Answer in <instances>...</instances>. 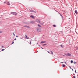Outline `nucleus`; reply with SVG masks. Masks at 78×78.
<instances>
[{
    "label": "nucleus",
    "mask_w": 78,
    "mask_h": 78,
    "mask_svg": "<svg viewBox=\"0 0 78 78\" xmlns=\"http://www.w3.org/2000/svg\"><path fill=\"white\" fill-rule=\"evenodd\" d=\"M66 56H71V54L70 53H67V54H65Z\"/></svg>",
    "instance_id": "nucleus-1"
},
{
    "label": "nucleus",
    "mask_w": 78,
    "mask_h": 78,
    "mask_svg": "<svg viewBox=\"0 0 78 78\" xmlns=\"http://www.w3.org/2000/svg\"><path fill=\"white\" fill-rule=\"evenodd\" d=\"M37 31L38 32H41V28L38 29L37 30Z\"/></svg>",
    "instance_id": "nucleus-2"
},
{
    "label": "nucleus",
    "mask_w": 78,
    "mask_h": 78,
    "mask_svg": "<svg viewBox=\"0 0 78 78\" xmlns=\"http://www.w3.org/2000/svg\"><path fill=\"white\" fill-rule=\"evenodd\" d=\"M11 14H13V15H17V13L15 12H12Z\"/></svg>",
    "instance_id": "nucleus-3"
},
{
    "label": "nucleus",
    "mask_w": 78,
    "mask_h": 78,
    "mask_svg": "<svg viewBox=\"0 0 78 78\" xmlns=\"http://www.w3.org/2000/svg\"><path fill=\"white\" fill-rule=\"evenodd\" d=\"M36 21L37 22H39V23H40V21L39 19H37L36 20Z\"/></svg>",
    "instance_id": "nucleus-4"
},
{
    "label": "nucleus",
    "mask_w": 78,
    "mask_h": 78,
    "mask_svg": "<svg viewBox=\"0 0 78 78\" xmlns=\"http://www.w3.org/2000/svg\"><path fill=\"white\" fill-rule=\"evenodd\" d=\"M24 27H27V28H30V27L29 26L25 25L24 26Z\"/></svg>",
    "instance_id": "nucleus-5"
},
{
    "label": "nucleus",
    "mask_w": 78,
    "mask_h": 78,
    "mask_svg": "<svg viewBox=\"0 0 78 78\" xmlns=\"http://www.w3.org/2000/svg\"><path fill=\"white\" fill-rule=\"evenodd\" d=\"M30 12H35V13H36V12L34 11L33 10H30Z\"/></svg>",
    "instance_id": "nucleus-6"
},
{
    "label": "nucleus",
    "mask_w": 78,
    "mask_h": 78,
    "mask_svg": "<svg viewBox=\"0 0 78 78\" xmlns=\"http://www.w3.org/2000/svg\"><path fill=\"white\" fill-rule=\"evenodd\" d=\"M41 44H43V43H46V41H41Z\"/></svg>",
    "instance_id": "nucleus-7"
},
{
    "label": "nucleus",
    "mask_w": 78,
    "mask_h": 78,
    "mask_svg": "<svg viewBox=\"0 0 78 78\" xmlns=\"http://www.w3.org/2000/svg\"><path fill=\"white\" fill-rule=\"evenodd\" d=\"M30 17H32L33 19H34V17L33 16V15H31L30 16Z\"/></svg>",
    "instance_id": "nucleus-8"
},
{
    "label": "nucleus",
    "mask_w": 78,
    "mask_h": 78,
    "mask_svg": "<svg viewBox=\"0 0 78 78\" xmlns=\"http://www.w3.org/2000/svg\"><path fill=\"white\" fill-rule=\"evenodd\" d=\"M59 14H60V16L62 18V19H63V16H62V15L61 14V13H59Z\"/></svg>",
    "instance_id": "nucleus-9"
},
{
    "label": "nucleus",
    "mask_w": 78,
    "mask_h": 78,
    "mask_svg": "<svg viewBox=\"0 0 78 78\" xmlns=\"http://www.w3.org/2000/svg\"><path fill=\"white\" fill-rule=\"evenodd\" d=\"M7 5H9H9H10V4L8 2V3H7Z\"/></svg>",
    "instance_id": "nucleus-10"
},
{
    "label": "nucleus",
    "mask_w": 78,
    "mask_h": 78,
    "mask_svg": "<svg viewBox=\"0 0 78 78\" xmlns=\"http://www.w3.org/2000/svg\"><path fill=\"white\" fill-rule=\"evenodd\" d=\"M75 13H76V14H77V10H76L75 11Z\"/></svg>",
    "instance_id": "nucleus-11"
},
{
    "label": "nucleus",
    "mask_w": 78,
    "mask_h": 78,
    "mask_svg": "<svg viewBox=\"0 0 78 78\" xmlns=\"http://www.w3.org/2000/svg\"><path fill=\"white\" fill-rule=\"evenodd\" d=\"M47 44H43L42 46H45V45H46Z\"/></svg>",
    "instance_id": "nucleus-12"
},
{
    "label": "nucleus",
    "mask_w": 78,
    "mask_h": 78,
    "mask_svg": "<svg viewBox=\"0 0 78 78\" xmlns=\"http://www.w3.org/2000/svg\"><path fill=\"white\" fill-rule=\"evenodd\" d=\"M65 66H66L65 65H64V64H63L62 65V67H65Z\"/></svg>",
    "instance_id": "nucleus-13"
},
{
    "label": "nucleus",
    "mask_w": 78,
    "mask_h": 78,
    "mask_svg": "<svg viewBox=\"0 0 78 78\" xmlns=\"http://www.w3.org/2000/svg\"><path fill=\"white\" fill-rule=\"evenodd\" d=\"M50 52H51V54H52V55H53V52L52 51H51Z\"/></svg>",
    "instance_id": "nucleus-14"
},
{
    "label": "nucleus",
    "mask_w": 78,
    "mask_h": 78,
    "mask_svg": "<svg viewBox=\"0 0 78 78\" xmlns=\"http://www.w3.org/2000/svg\"><path fill=\"white\" fill-rule=\"evenodd\" d=\"M38 27H41V25H40L38 24Z\"/></svg>",
    "instance_id": "nucleus-15"
},
{
    "label": "nucleus",
    "mask_w": 78,
    "mask_h": 78,
    "mask_svg": "<svg viewBox=\"0 0 78 78\" xmlns=\"http://www.w3.org/2000/svg\"><path fill=\"white\" fill-rule=\"evenodd\" d=\"M73 63H74V64H76V62L75 61H74L73 62Z\"/></svg>",
    "instance_id": "nucleus-16"
},
{
    "label": "nucleus",
    "mask_w": 78,
    "mask_h": 78,
    "mask_svg": "<svg viewBox=\"0 0 78 78\" xmlns=\"http://www.w3.org/2000/svg\"><path fill=\"white\" fill-rule=\"evenodd\" d=\"M14 41H12V43L11 44V45H12V44H14Z\"/></svg>",
    "instance_id": "nucleus-17"
},
{
    "label": "nucleus",
    "mask_w": 78,
    "mask_h": 78,
    "mask_svg": "<svg viewBox=\"0 0 78 78\" xmlns=\"http://www.w3.org/2000/svg\"><path fill=\"white\" fill-rule=\"evenodd\" d=\"M53 27H56V25H53Z\"/></svg>",
    "instance_id": "nucleus-18"
},
{
    "label": "nucleus",
    "mask_w": 78,
    "mask_h": 78,
    "mask_svg": "<svg viewBox=\"0 0 78 78\" xmlns=\"http://www.w3.org/2000/svg\"><path fill=\"white\" fill-rule=\"evenodd\" d=\"M71 63H73V60H71Z\"/></svg>",
    "instance_id": "nucleus-19"
},
{
    "label": "nucleus",
    "mask_w": 78,
    "mask_h": 78,
    "mask_svg": "<svg viewBox=\"0 0 78 78\" xmlns=\"http://www.w3.org/2000/svg\"><path fill=\"white\" fill-rule=\"evenodd\" d=\"M4 50V49H2V50H1V51H3Z\"/></svg>",
    "instance_id": "nucleus-20"
},
{
    "label": "nucleus",
    "mask_w": 78,
    "mask_h": 78,
    "mask_svg": "<svg viewBox=\"0 0 78 78\" xmlns=\"http://www.w3.org/2000/svg\"><path fill=\"white\" fill-rule=\"evenodd\" d=\"M2 31H0V34L2 33Z\"/></svg>",
    "instance_id": "nucleus-21"
},
{
    "label": "nucleus",
    "mask_w": 78,
    "mask_h": 78,
    "mask_svg": "<svg viewBox=\"0 0 78 78\" xmlns=\"http://www.w3.org/2000/svg\"><path fill=\"white\" fill-rule=\"evenodd\" d=\"M30 44L31 45V41H30Z\"/></svg>",
    "instance_id": "nucleus-22"
},
{
    "label": "nucleus",
    "mask_w": 78,
    "mask_h": 78,
    "mask_svg": "<svg viewBox=\"0 0 78 78\" xmlns=\"http://www.w3.org/2000/svg\"><path fill=\"white\" fill-rule=\"evenodd\" d=\"M4 46L2 45V48H4Z\"/></svg>",
    "instance_id": "nucleus-23"
},
{
    "label": "nucleus",
    "mask_w": 78,
    "mask_h": 78,
    "mask_svg": "<svg viewBox=\"0 0 78 78\" xmlns=\"http://www.w3.org/2000/svg\"><path fill=\"white\" fill-rule=\"evenodd\" d=\"M65 63L66 64V65H67V62H65Z\"/></svg>",
    "instance_id": "nucleus-24"
},
{
    "label": "nucleus",
    "mask_w": 78,
    "mask_h": 78,
    "mask_svg": "<svg viewBox=\"0 0 78 78\" xmlns=\"http://www.w3.org/2000/svg\"><path fill=\"white\" fill-rule=\"evenodd\" d=\"M60 46H61V47H63L62 46V45H61Z\"/></svg>",
    "instance_id": "nucleus-25"
},
{
    "label": "nucleus",
    "mask_w": 78,
    "mask_h": 78,
    "mask_svg": "<svg viewBox=\"0 0 78 78\" xmlns=\"http://www.w3.org/2000/svg\"><path fill=\"white\" fill-rule=\"evenodd\" d=\"M41 48H42V49H44V48H42V47H41Z\"/></svg>",
    "instance_id": "nucleus-26"
},
{
    "label": "nucleus",
    "mask_w": 78,
    "mask_h": 78,
    "mask_svg": "<svg viewBox=\"0 0 78 78\" xmlns=\"http://www.w3.org/2000/svg\"><path fill=\"white\" fill-rule=\"evenodd\" d=\"M6 3V2H4V3Z\"/></svg>",
    "instance_id": "nucleus-27"
},
{
    "label": "nucleus",
    "mask_w": 78,
    "mask_h": 78,
    "mask_svg": "<svg viewBox=\"0 0 78 78\" xmlns=\"http://www.w3.org/2000/svg\"><path fill=\"white\" fill-rule=\"evenodd\" d=\"M26 38L27 39H29V37H26Z\"/></svg>",
    "instance_id": "nucleus-28"
},
{
    "label": "nucleus",
    "mask_w": 78,
    "mask_h": 78,
    "mask_svg": "<svg viewBox=\"0 0 78 78\" xmlns=\"http://www.w3.org/2000/svg\"><path fill=\"white\" fill-rule=\"evenodd\" d=\"M72 71H73V69H71Z\"/></svg>",
    "instance_id": "nucleus-29"
},
{
    "label": "nucleus",
    "mask_w": 78,
    "mask_h": 78,
    "mask_svg": "<svg viewBox=\"0 0 78 78\" xmlns=\"http://www.w3.org/2000/svg\"><path fill=\"white\" fill-rule=\"evenodd\" d=\"M14 40H17V39L15 38V39H14Z\"/></svg>",
    "instance_id": "nucleus-30"
},
{
    "label": "nucleus",
    "mask_w": 78,
    "mask_h": 78,
    "mask_svg": "<svg viewBox=\"0 0 78 78\" xmlns=\"http://www.w3.org/2000/svg\"><path fill=\"white\" fill-rule=\"evenodd\" d=\"M75 72L76 73V70H75Z\"/></svg>",
    "instance_id": "nucleus-31"
},
{
    "label": "nucleus",
    "mask_w": 78,
    "mask_h": 78,
    "mask_svg": "<svg viewBox=\"0 0 78 78\" xmlns=\"http://www.w3.org/2000/svg\"><path fill=\"white\" fill-rule=\"evenodd\" d=\"M13 34L14 36H15V34H14V33H13Z\"/></svg>",
    "instance_id": "nucleus-32"
},
{
    "label": "nucleus",
    "mask_w": 78,
    "mask_h": 78,
    "mask_svg": "<svg viewBox=\"0 0 78 78\" xmlns=\"http://www.w3.org/2000/svg\"><path fill=\"white\" fill-rule=\"evenodd\" d=\"M55 11H56V12H58V11L56 10H55Z\"/></svg>",
    "instance_id": "nucleus-33"
},
{
    "label": "nucleus",
    "mask_w": 78,
    "mask_h": 78,
    "mask_svg": "<svg viewBox=\"0 0 78 78\" xmlns=\"http://www.w3.org/2000/svg\"><path fill=\"white\" fill-rule=\"evenodd\" d=\"M69 67H70V69H72V68H71V67L70 66Z\"/></svg>",
    "instance_id": "nucleus-34"
},
{
    "label": "nucleus",
    "mask_w": 78,
    "mask_h": 78,
    "mask_svg": "<svg viewBox=\"0 0 78 78\" xmlns=\"http://www.w3.org/2000/svg\"><path fill=\"white\" fill-rule=\"evenodd\" d=\"M25 36H26V37H27V35H25Z\"/></svg>",
    "instance_id": "nucleus-35"
},
{
    "label": "nucleus",
    "mask_w": 78,
    "mask_h": 78,
    "mask_svg": "<svg viewBox=\"0 0 78 78\" xmlns=\"http://www.w3.org/2000/svg\"><path fill=\"white\" fill-rule=\"evenodd\" d=\"M16 37H18V36H16Z\"/></svg>",
    "instance_id": "nucleus-36"
},
{
    "label": "nucleus",
    "mask_w": 78,
    "mask_h": 78,
    "mask_svg": "<svg viewBox=\"0 0 78 78\" xmlns=\"http://www.w3.org/2000/svg\"><path fill=\"white\" fill-rule=\"evenodd\" d=\"M48 53H50V52L48 51Z\"/></svg>",
    "instance_id": "nucleus-37"
},
{
    "label": "nucleus",
    "mask_w": 78,
    "mask_h": 78,
    "mask_svg": "<svg viewBox=\"0 0 78 78\" xmlns=\"http://www.w3.org/2000/svg\"><path fill=\"white\" fill-rule=\"evenodd\" d=\"M73 77H74V78H75V76H74Z\"/></svg>",
    "instance_id": "nucleus-38"
},
{
    "label": "nucleus",
    "mask_w": 78,
    "mask_h": 78,
    "mask_svg": "<svg viewBox=\"0 0 78 78\" xmlns=\"http://www.w3.org/2000/svg\"><path fill=\"white\" fill-rule=\"evenodd\" d=\"M61 63H62H62H63V62H61Z\"/></svg>",
    "instance_id": "nucleus-39"
},
{
    "label": "nucleus",
    "mask_w": 78,
    "mask_h": 78,
    "mask_svg": "<svg viewBox=\"0 0 78 78\" xmlns=\"http://www.w3.org/2000/svg\"><path fill=\"white\" fill-rule=\"evenodd\" d=\"M37 45L38 44V43H37Z\"/></svg>",
    "instance_id": "nucleus-40"
},
{
    "label": "nucleus",
    "mask_w": 78,
    "mask_h": 78,
    "mask_svg": "<svg viewBox=\"0 0 78 78\" xmlns=\"http://www.w3.org/2000/svg\"><path fill=\"white\" fill-rule=\"evenodd\" d=\"M63 56H64V55H63Z\"/></svg>",
    "instance_id": "nucleus-41"
},
{
    "label": "nucleus",
    "mask_w": 78,
    "mask_h": 78,
    "mask_svg": "<svg viewBox=\"0 0 78 78\" xmlns=\"http://www.w3.org/2000/svg\"><path fill=\"white\" fill-rule=\"evenodd\" d=\"M39 45V46H40L39 45Z\"/></svg>",
    "instance_id": "nucleus-42"
}]
</instances>
